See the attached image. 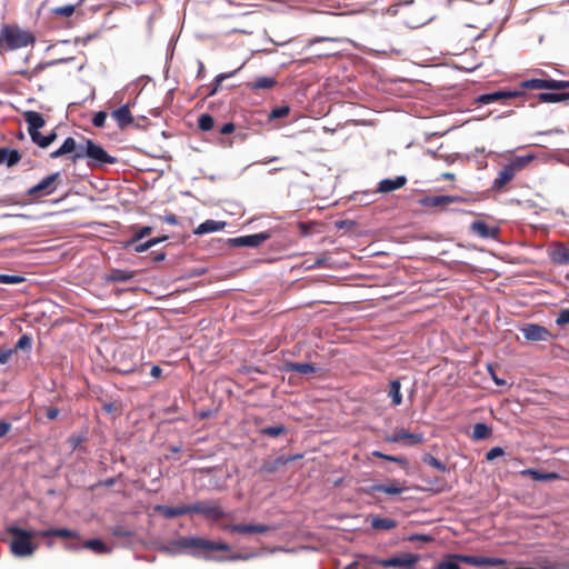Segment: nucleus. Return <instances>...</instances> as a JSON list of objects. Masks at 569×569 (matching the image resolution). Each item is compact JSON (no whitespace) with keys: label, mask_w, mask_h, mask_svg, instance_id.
<instances>
[{"label":"nucleus","mask_w":569,"mask_h":569,"mask_svg":"<svg viewBox=\"0 0 569 569\" xmlns=\"http://www.w3.org/2000/svg\"><path fill=\"white\" fill-rule=\"evenodd\" d=\"M60 413V410L56 407H49L46 410V416L49 420H54Z\"/></svg>","instance_id":"nucleus-58"},{"label":"nucleus","mask_w":569,"mask_h":569,"mask_svg":"<svg viewBox=\"0 0 569 569\" xmlns=\"http://www.w3.org/2000/svg\"><path fill=\"white\" fill-rule=\"evenodd\" d=\"M408 488L406 487L405 482H400L398 480H392L387 485H372L370 489L368 490L369 493L371 492H383L387 495H400L405 492Z\"/></svg>","instance_id":"nucleus-19"},{"label":"nucleus","mask_w":569,"mask_h":569,"mask_svg":"<svg viewBox=\"0 0 569 569\" xmlns=\"http://www.w3.org/2000/svg\"><path fill=\"white\" fill-rule=\"evenodd\" d=\"M224 530L233 533H264L270 530V527L263 523L259 525H226Z\"/></svg>","instance_id":"nucleus-18"},{"label":"nucleus","mask_w":569,"mask_h":569,"mask_svg":"<svg viewBox=\"0 0 569 569\" xmlns=\"http://www.w3.org/2000/svg\"><path fill=\"white\" fill-rule=\"evenodd\" d=\"M423 462L442 472H446L448 470L447 466L443 462H441L439 459L431 455H426L423 457Z\"/></svg>","instance_id":"nucleus-41"},{"label":"nucleus","mask_w":569,"mask_h":569,"mask_svg":"<svg viewBox=\"0 0 569 569\" xmlns=\"http://www.w3.org/2000/svg\"><path fill=\"white\" fill-rule=\"evenodd\" d=\"M386 441L390 443H397L406 441L409 446L420 445L425 441L423 433H411L406 429H400L390 436L386 437Z\"/></svg>","instance_id":"nucleus-12"},{"label":"nucleus","mask_w":569,"mask_h":569,"mask_svg":"<svg viewBox=\"0 0 569 569\" xmlns=\"http://www.w3.org/2000/svg\"><path fill=\"white\" fill-rule=\"evenodd\" d=\"M106 119H107V112L99 111L93 116L92 124L97 128H102L104 126Z\"/></svg>","instance_id":"nucleus-51"},{"label":"nucleus","mask_w":569,"mask_h":569,"mask_svg":"<svg viewBox=\"0 0 569 569\" xmlns=\"http://www.w3.org/2000/svg\"><path fill=\"white\" fill-rule=\"evenodd\" d=\"M236 130V126L232 123V122H228V123H224L222 124L218 132L221 134V136H229L231 134L233 131Z\"/></svg>","instance_id":"nucleus-55"},{"label":"nucleus","mask_w":569,"mask_h":569,"mask_svg":"<svg viewBox=\"0 0 569 569\" xmlns=\"http://www.w3.org/2000/svg\"><path fill=\"white\" fill-rule=\"evenodd\" d=\"M176 545L183 549H200L207 551H229L230 546L226 542L210 541L200 537H182Z\"/></svg>","instance_id":"nucleus-6"},{"label":"nucleus","mask_w":569,"mask_h":569,"mask_svg":"<svg viewBox=\"0 0 569 569\" xmlns=\"http://www.w3.org/2000/svg\"><path fill=\"white\" fill-rule=\"evenodd\" d=\"M521 87L523 89H529V90H542V89L565 90V89H569V81L568 80L532 78V79L522 80Z\"/></svg>","instance_id":"nucleus-9"},{"label":"nucleus","mask_w":569,"mask_h":569,"mask_svg":"<svg viewBox=\"0 0 569 569\" xmlns=\"http://www.w3.org/2000/svg\"><path fill=\"white\" fill-rule=\"evenodd\" d=\"M150 375L153 378H160L162 375V369L159 366H152V368L150 370Z\"/></svg>","instance_id":"nucleus-63"},{"label":"nucleus","mask_w":569,"mask_h":569,"mask_svg":"<svg viewBox=\"0 0 569 569\" xmlns=\"http://www.w3.org/2000/svg\"><path fill=\"white\" fill-rule=\"evenodd\" d=\"M523 476H530L533 480L537 481H547V480H556L559 478V475L556 472H546L542 473L536 469H526L521 471Z\"/></svg>","instance_id":"nucleus-34"},{"label":"nucleus","mask_w":569,"mask_h":569,"mask_svg":"<svg viewBox=\"0 0 569 569\" xmlns=\"http://www.w3.org/2000/svg\"><path fill=\"white\" fill-rule=\"evenodd\" d=\"M488 369H489V371L491 373L492 380L495 381V383L497 386H505L506 385V381L503 379H500V378H498V376L495 375L493 368L491 366H489Z\"/></svg>","instance_id":"nucleus-61"},{"label":"nucleus","mask_w":569,"mask_h":569,"mask_svg":"<svg viewBox=\"0 0 569 569\" xmlns=\"http://www.w3.org/2000/svg\"><path fill=\"white\" fill-rule=\"evenodd\" d=\"M132 277L133 274L131 272L120 269L112 270L110 274L112 281H129Z\"/></svg>","instance_id":"nucleus-43"},{"label":"nucleus","mask_w":569,"mask_h":569,"mask_svg":"<svg viewBox=\"0 0 569 569\" xmlns=\"http://www.w3.org/2000/svg\"><path fill=\"white\" fill-rule=\"evenodd\" d=\"M503 565H506L505 559L477 556V562H476L477 567H481V566H492L493 567V566H503Z\"/></svg>","instance_id":"nucleus-39"},{"label":"nucleus","mask_w":569,"mask_h":569,"mask_svg":"<svg viewBox=\"0 0 569 569\" xmlns=\"http://www.w3.org/2000/svg\"><path fill=\"white\" fill-rule=\"evenodd\" d=\"M24 120L28 123L31 140H36L39 137V129L46 123L42 114L37 111H28L24 113Z\"/></svg>","instance_id":"nucleus-15"},{"label":"nucleus","mask_w":569,"mask_h":569,"mask_svg":"<svg viewBox=\"0 0 569 569\" xmlns=\"http://www.w3.org/2000/svg\"><path fill=\"white\" fill-rule=\"evenodd\" d=\"M533 159L535 157L532 154L513 157L498 172L497 178L492 182L491 189L493 191H502L515 176L525 169Z\"/></svg>","instance_id":"nucleus-4"},{"label":"nucleus","mask_w":569,"mask_h":569,"mask_svg":"<svg viewBox=\"0 0 569 569\" xmlns=\"http://www.w3.org/2000/svg\"><path fill=\"white\" fill-rule=\"evenodd\" d=\"M491 428L483 422H478L473 426L472 438L475 440H483L491 436Z\"/></svg>","instance_id":"nucleus-35"},{"label":"nucleus","mask_w":569,"mask_h":569,"mask_svg":"<svg viewBox=\"0 0 569 569\" xmlns=\"http://www.w3.org/2000/svg\"><path fill=\"white\" fill-rule=\"evenodd\" d=\"M556 323L558 326H566V325H569V309H562L557 319H556Z\"/></svg>","instance_id":"nucleus-54"},{"label":"nucleus","mask_w":569,"mask_h":569,"mask_svg":"<svg viewBox=\"0 0 569 569\" xmlns=\"http://www.w3.org/2000/svg\"><path fill=\"white\" fill-rule=\"evenodd\" d=\"M112 535L116 537L124 538L130 536V531L126 530L121 526H117L112 529Z\"/></svg>","instance_id":"nucleus-57"},{"label":"nucleus","mask_w":569,"mask_h":569,"mask_svg":"<svg viewBox=\"0 0 569 569\" xmlns=\"http://www.w3.org/2000/svg\"><path fill=\"white\" fill-rule=\"evenodd\" d=\"M59 180L60 172L51 173L28 189L27 194L33 199L50 196L57 190Z\"/></svg>","instance_id":"nucleus-8"},{"label":"nucleus","mask_w":569,"mask_h":569,"mask_svg":"<svg viewBox=\"0 0 569 569\" xmlns=\"http://www.w3.org/2000/svg\"><path fill=\"white\" fill-rule=\"evenodd\" d=\"M549 256L551 261L556 264H569V247L561 242L555 244Z\"/></svg>","instance_id":"nucleus-22"},{"label":"nucleus","mask_w":569,"mask_h":569,"mask_svg":"<svg viewBox=\"0 0 569 569\" xmlns=\"http://www.w3.org/2000/svg\"><path fill=\"white\" fill-rule=\"evenodd\" d=\"M79 4H81V1H79L76 4H66V6L52 8L51 14L54 17L70 18L74 13V11Z\"/></svg>","instance_id":"nucleus-36"},{"label":"nucleus","mask_w":569,"mask_h":569,"mask_svg":"<svg viewBox=\"0 0 569 569\" xmlns=\"http://www.w3.org/2000/svg\"><path fill=\"white\" fill-rule=\"evenodd\" d=\"M227 226L224 221H216V220H206L200 223L193 231L194 234L202 236L206 233H211L216 231L223 230Z\"/></svg>","instance_id":"nucleus-25"},{"label":"nucleus","mask_w":569,"mask_h":569,"mask_svg":"<svg viewBox=\"0 0 569 569\" xmlns=\"http://www.w3.org/2000/svg\"><path fill=\"white\" fill-rule=\"evenodd\" d=\"M102 409L107 412V413H113L114 411L118 410V407L114 402H106L102 405Z\"/></svg>","instance_id":"nucleus-60"},{"label":"nucleus","mask_w":569,"mask_h":569,"mask_svg":"<svg viewBox=\"0 0 569 569\" xmlns=\"http://www.w3.org/2000/svg\"><path fill=\"white\" fill-rule=\"evenodd\" d=\"M458 562L459 561L456 560V558H452V555H451L443 561L439 562L435 567V569H461Z\"/></svg>","instance_id":"nucleus-45"},{"label":"nucleus","mask_w":569,"mask_h":569,"mask_svg":"<svg viewBox=\"0 0 569 569\" xmlns=\"http://www.w3.org/2000/svg\"><path fill=\"white\" fill-rule=\"evenodd\" d=\"M521 332L527 340L531 341H547L551 338V333L547 328L536 323L523 326Z\"/></svg>","instance_id":"nucleus-13"},{"label":"nucleus","mask_w":569,"mask_h":569,"mask_svg":"<svg viewBox=\"0 0 569 569\" xmlns=\"http://www.w3.org/2000/svg\"><path fill=\"white\" fill-rule=\"evenodd\" d=\"M43 69H44L43 64H38L32 70L20 71L19 74L28 80H31L34 76L39 74Z\"/></svg>","instance_id":"nucleus-50"},{"label":"nucleus","mask_w":569,"mask_h":569,"mask_svg":"<svg viewBox=\"0 0 569 569\" xmlns=\"http://www.w3.org/2000/svg\"><path fill=\"white\" fill-rule=\"evenodd\" d=\"M198 127L202 131H209L214 127V119L208 113H203L198 119Z\"/></svg>","instance_id":"nucleus-40"},{"label":"nucleus","mask_w":569,"mask_h":569,"mask_svg":"<svg viewBox=\"0 0 569 569\" xmlns=\"http://www.w3.org/2000/svg\"><path fill=\"white\" fill-rule=\"evenodd\" d=\"M24 281V278L19 274H2L0 273V283L18 284Z\"/></svg>","instance_id":"nucleus-46"},{"label":"nucleus","mask_w":569,"mask_h":569,"mask_svg":"<svg viewBox=\"0 0 569 569\" xmlns=\"http://www.w3.org/2000/svg\"><path fill=\"white\" fill-rule=\"evenodd\" d=\"M293 458L278 457L273 461H267L261 466L260 471L264 473H274L281 466L292 461Z\"/></svg>","instance_id":"nucleus-31"},{"label":"nucleus","mask_w":569,"mask_h":569,"mask_svg":"<svg viewBox=\"0 0 569 569\" xmlns=\"http://www.w3.org/2000/svg\"><path fill=\"white\" fill-rule=\"evenodd\" d=\"M401 385L400 381L392 380L389 386L388 396L391 398L392 406L397 407L400 406L402 402V395H401Z\"/></svg>","instance_id":"nucleus-33"},{"label":"nucleus","mask_w":569,"mask_h":569,"mask_svg":"<svg viewBox=\"0 0 569 569\" xmlns=\"http://www.w3.org/2000/svg\"><path fill=\"white\" fill-rule=\"evenodd\" d=\"M83 148V141L81 143H78L76 139L72 137H68L63 143L60 146L61 152L64 153V156H69L71 162H73V158L77 153H82L80 150Z\"/></svg>","instance_id":"nucleus-26"},{"label":"nucleus","mask_w":569,"mask_h":569,"mask_svg":"<svg viewBox=\"0 0 569 569\" xmlns=\"http://www.w3.org/2000/svg\"><path fill=\"white\" fill-rule=\"evenodd\" d=\"M163 221L172 226L178 224V218L176 214L172 213L164 216Z\"/></svg>","instance_id":"nucleus-62"},{"label":"nucleus","mask_w":569,"mask_h":569,"mask_svg":"<svg viewBox=\"0 0 569 569\" xmlns=\"http://www.w3.org/2000/svg\"><path fill=\"white\" fill-rule=\"evenodd\" d=\"M470 229L473 233L483 239H496L499 234V228L490 227L481 220L473 221L470 226Z\"/></svg>","instance_id":"nucleus-20"},{"label":"nucleus","mask_w":569,"mask_h":569,"mask_svg":"<svg viewBox=\"0 0 569 569\" xmlns=\"http://www.w3.org/2000/svg\"><path fill=\"white\" fill-rule=\"evenodd\" d=\"M152 261L154 262H160V261H163L166 259V253L164 252H152Z\"/></svg>","instance_id":"nucleus-64"},{"label":"nucleus","mask_w":569,"mask_h":569,"mask_svg":"<svg viewBox=\"0 0 569 569\" xmlns=\"http://www.w3.org/2000/svg\"><path fill=\"white\" fill-rule=\"evenodd\" d=\"M111 117L116 120L119 129L123 130L134 122V118L130 111L129 103L121 106L120 108L111 112Z\"/></svg>","instance_id":"nucleus-16"},{"label":"nucleus","mask_w":569,"mask_h":569,"mask_svg":"<svg viewBox=\"0 0 569 569\" xmlns=\"http://www.w3.org/2000/svg\"><path fill=\"white\" fill-rule=\"evenodd\" d=\"M289 112H290V108L288 106L277 107L271 110L269 119H271V120L281 119V118L287 117L289 114Z\"/></svg>","instance_id":"nucleus-48"},{"label":"nucleus","mask_w":569,"mask_h":569,"mask_svg":"<svg viewBox=\"0 0 569 569\" xmlns=\"http://www.w3.org/2000/svg\"><path fill=\"white\" fill-rule=\"evenodd\" d=\"M152 232V228L149 226L140 228L136 231L132 237L126 242V248H131V246L136 244L138 241L149 236Z\"/></svg>","instance_id":"nucleus-37"},{"label":"nucleus","mask_w":569,"mask_h":569,"mask_svg":"<svg viewBox=\"0 0 569 569\" xmlns=\"http://www.w3.org/2000/svg\"><path fill=\"white\" fill-rule=\"evenodd\" d=\"M237 71L230 72V73H220L214 78V82L212 87L209 89L208 96H213L219 87L221 86L222 81L232 77Z\"/></svg>","instance_id":"nucleus-42"},{"label":"nucleus","mask_w":569,"mask_h":569,"mask_svg":"<svg viewBox=\"0 0 569 569\" xmlns=\"http://www.w3.org/2000/svg\"><path fill=\"white\" fill-rule=\"evenodd\" d=\"M154 511L160 513L166 519H172L176 517L192 513V505H180L177 507H169L164 505L154 506Z\"/></svg>","instance_id":"nucleus-14"},{"label":"nucleus","mask_w":569,"mask_h":569,"mask_svg":"<svg viewBox=\"0 0 569 569\" xmlns=\"http://www.w3.org/2000/svg\"><path fill=\"white\" fill-rule=\"evenodd\" d=\"M192 513H198L207 519L218 521L228 516L219 500H200L192 503Z\"/></svg>","instance_id":"nucleus-7"},{"label":"nucleus","mask_w":569,"mask_h":569,"mask_svg":"<svg viewBox=\"0 0 569 569\" xmlns=\"http://www.w3.org/2000/svg\"><path fill=\"white\" fill-rule=\"evenodd\" d=\"M57 138V134L54 132H51L48 136H42L39 132V137L36 140H32L34 143H37L40 148H47L49 147L54 139Z\"/></svg>","instance_id":"nucleus-44"},{"label":"nucleus","mask_w":569,"mask_h":569,"mask_svg":"<svg viewBox=\"0 0 569 569\" xmlns=\"http://www.w3.org/2000/svg\"><path fill=\"white\" fill-rule=\"evenodd\" d=\"M21 160V153L16 149L0 147V164L13 167Z\"/></svg>","instance_id":"nucleus-24"},{"label":"nucleus","mask_w":569,"mask_h":569,"mask_svg":"<svg viewBox=\"0 0 569 569\" xmlns=\"http://www.w3.org/2000/svg\"><path fill=\"white\" fill-rule=\"evenodd\" d=\"M82 153H77L73 163L87 159V166L90 169H102L107 164H116L118 158L110 156L100 144L91 139L83 138Z\"/></svg>","instance_id":"nucleus-2"},{"label":"nucleus","mask_w":569,"mask_h":569,"mask_svg":"<svg viewBox=\"0 0 569 569\" xmlns=\"http://www.w3.org/2000/svg\"><path fill=\"white\" fill-rule=\"evenodd\" d=\"M452 558H456V560L476 566L477 562V556H469V555H452Z\"/></svg>","instance_id":"nucleus-53"},{"label":"nucleus","mask_w":569,"mask_h":569,"mask_svg":"<svg viewBox=\"0 0 569 569\" xmlns=\"http://www.w3.org/2000/svg\"><path fill=\"white\" fill-rule=\"evenodd\" d=\"M418 556L411 553H405L399 557H392L388 559H379L371 561L375 565H378L382 568L388 567H403L406 569L412 568L418 561Z\"/></svg>","instance_id":"nucleus-10"},{"label":"nucleus","mask_w":569,"mask_h":569,"mask_svg":"<svg viewBox=\"0 0 569 569\" xmlns=\"http://www.w3.org/2000/svg\"><path fill=\"white\" fill-rule=\"evenodd\" d=\"M406 183L407 178L405 176H398L395 179H383L378 183L377 191L380 193H389L403 188Z\"/></svg>","instance_id":"nucleus-21"},{"label":"nucleus","mask_w":569,"mask_h":569,"mask_svg":"<svg viewBox=\"0 0 569 569\" xmlns=\"http://www.w3.org/2000/svg\"><path fill=\"white\" fill-rule=\"evenodd\" d=\"M13 353L12 349H0V363H7Z\"/></svg>","instance_id":"nucleus-56"},{"label":"nucleus","mask_w":569,"mask_h":569,"mask_svg":"<svg viewBox=\"0 0 569 569\" xmlns=\"http://www.w3.org/2000/svg\"><path fill=\"white\" fill-rule=\"evenodd\" d=\"M11 430V423L0 420V438H3Z\"/></svg>","instance_id":"nucleus-59"},{"label":"nucleus","mask_w":569,"mask_h":569,"mask_svg":"<svg viewBox=\"0 0 569 569\" xmlns=\"http://www.w3.org/2000/svg\"><path fill=\"white\" fill-rule=\"evenodd\" d=\"M38 535L42 538L59 537V538H79L76 531L67 528H52L38 531Z\"/></svg>","instance_id":"nucleus-28"},{"label":"nucleus","mask_w":569,"mask_h":569,"mask_svg":"<svg viewBox=\"0 0 569 569\" xmlns=\"http://www.w3.org/2000/svg\"><path fill=\"white\" fill-rule=\"evenodd\" d=\"M455 201L450 196H428L421 199V204L430 208L446 207Z\"/></svg>","instance_id":"nucleus-27"},{"label":"nucleus","mask_w":569,"mask_h":569,"mask_svg":"<svg viewBox=\"0 0 569 569\" xmlns=\"http://www.w3.org/2000/svg\"><path fill=\"white\" fill-rule=\"evenodd\" d=\"M286 432V428L283 426H271L261 429V433L269 437H278Z\"/></svg>","instance_id":"nucleus-47"},{"label":"nucleus","mask_w":569,"mask_h":569,"mask_svg":"<svg viewBox=\"0 0 569 569\" xmlns=\"http://www.w3.org/2000/svg\"><path fill=\"white\" fill-rule=\"evenodd\" d=\"M526 90L521 87V82L513 90H498L495 92L483 93L477 98L481 104H489L492 102H502L506 106H511V100L526 98Z\"/></svg>","instance_id":"nucleus-5"},{"label":"nucleus","mask_w":569,"mask_h":569,"mask_svg":"<svg viewBox=\"0 0 569 569\" xmlns=\"http://www.w3.org/2000/svg\"><path fill=\"white\" fill-rule=\"evenodd\" d=\"M270 238V233L260 232L254 234L241 236L229 240L231 247H259Z\"/></svg>","instance_id":"nucleus-11"},{"label":"nucleus","mask_w":569,"mask_h":569,"mask_svg":"<svg viewBox=\"0 0 569 569\" xmlns=\"http://www.w3.org/2000/svg\"><path fill=\"white\" fill-rule=\"evenodd\" d=\"M8 532L12 536L10 541V551L16 557L24 558L34 553L38 546L32 542L34 536H39L36 531L26 530L16 526L8 528Z\"/></svg>","instance_id":"nucleus-3"},{"label":"nucleus","mask_w":569,"mask_h":569,"mask_svg":"<svg viewBox=\"0 0 569 569\" xmlns=\"http://www.w3.org/2000/svg\"><path fill=\"white\" fill-rule=\"evenodd\" d=\"M36 42V36L17 24H3L0 29V52L14 51Z\"/></svg>","instance_id":"nucleus-1"},{"label":"nucleus","mask_w":569,"mask_h":569,"mask_svg":"<svg viewBox=\"0 0 569 569\" xmlns=\"http://www.w3.org/2000/svg\"><path fill=\"white\" fill-rule=\"evenodd\" d=\"M539 102L543 103H557L569 100L568 92H541L537 96Z\"/></svg>","instance_id":"nucleus-30"},{"label":"nucleus","mask_w":569,"mask_h":569,"mask_svg":"<svg viewBox=\"0 0 569 569\" xmlns=\"http://www.w3.org/2000/svg\"><path fill=\"white\" fill-rule=\"evenodd\" d=\"M370 523L375 530H391L397 527V521L391 518H382L379 516H370Z\"/></svg>","instance_id":"nucleus-29"},{"label":"nucleus","mask_w":569,"mask_h":569,"mask_svg":"<svg viewBox=\"0 0 569 569\" xmlns=\"http://www.w3.org/2000/svg\"><path fill=\"white\" fill-rule=\"evenodd\" d=\"M277 79L274 77L262 76L258 77L252 81L246 83V87L252 92L272 90L277 86Z\"/></svg>","instance_id":"nucleus-17"},{"label":"nucleus","mask_w":569,"mask_h":569,"mask_svg":"<svg viewBox=\"0 0 569 569\" xmlns=\"http://www.w3.org/2000/svg\"><path fill=\"white\" fill-rule=\"evenodd\" d=\"M168 237H161V238H152V239H149L148 241L143 242V243H136L132 247L133 251L134 252H144L147 251L148 249H150L151 247L167 240Z\"/></svg>","instance_id":"nucleus-38"},{"label":"nucleus","mask_w":569,"mask_h":569,"mask_svg":"<svg viewBox=\"0 0 569 569\" xmlns=\"http://www.w3.org/2000/svg\"><path fill=\"white\" fill-rule=\"evenodd\" d=\"M82 548L96 553H109L111 549L100 539H90L83 542Z\"/></svg>","instance_id":"nucleus-32"},{"label":"nucleus","mask_w":569,"mask_h":569,"mask_svg":"<svg viewBox=\"0 0 569 569\" xmlns=\"http://www.w3.org/2000/svg\"><path fill=\"white\" fill-rule=\"evenodd\" d=\"M503 453H505V451H503V449H502L501 447H493V448H491V449L487 452V455H486V459H487L488 461H492V460H495L496 458L503 456Z\"/></svg>","instance_id":"nucleus-52"},{"label":"nucleus","mask_w":569,"mask_h":569,"mask_svg":"<svg viewBox=\"0 0 569 569\" xmlns=\"http://www.w3.org/2000/svg\"><path fill=\"white\" fill-rule=\"evenodd\" d=\"M32 346V339L28 335H22L16 343L14 350H29Z\"/></svg>","instance_id":"nucleus-49"},{"label":"nucleus","mask_w":569,"mask_h":569,"mask_svg":"<svg viewBox=\"0 0 569 569\" xmlns=\"http://www.w3.org/2000/svg\"><path fill=\"white\" fill-rule=\"evenodd\" d=\"M286 372H298L300 375H312L316 373L318 368L312 363L307 362H286L283 365Z\"/></svg>","instance_id":"nucleus-23"}]
</instances>
